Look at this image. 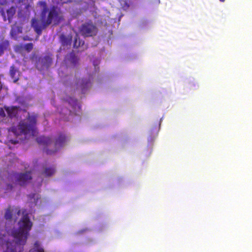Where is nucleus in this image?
<instances>
[{"instance_id":"nucleus-1","label":"nucleus","mask_w":252,"mask_h":252,"mask_svg":"<svg viewBox=\"0 0 252 252\" xmlns=\"http://www.w3.org/2000/svg\"><path fill=\"white\" fill-rule=\"evenodd\" d=\"M47 11V8L46 7L42 11V23H41L39 20L35 18H33L32 20V26L38 35L41 34L42 29L46 28L52 22L54 23L55 25H57L61 21V17L59 16V13L55 7L50 9L47 19H44Z\"/></svg>"},{"instance_id":"nucleus-2","label":"nucleus","mask_w":252,"mask_h":252,"mask_svg":"<svg viewBox=\"0 0 252 252\" xmlns=\"http://www.w3.org/2000/svg\"><path fill=\"white\" fill-rule=\"evenodd\" d=\"M36 115L28 113L26 119L21 121L17 126L11 128V131L16 135L30 134L33 136H36L38 134L36 126Z\"/></svg>"},{"instance_id":"nucleus-3","label":"nucleus","mask_w":252,"mask_h":252,"mask_svg":"<svg viewBox=\"0 0 252 252\" xmlns=\"http://www.w3.org/2000/svg\"><path fill=\"white\" fill-rule=\"evenodd\" d=\"M18 229L13 230L12 234L17 244L24 245L27 241L29 232L32 225V221H18Z\"/></svg>"},{"instance_id":"nucleus-4","label":"nucleus","mask_w":252,"mask_h":252,"mask_svg":"<svg viewBox=\"0 0 252 252\" xmlns=\"http://www.w3.org/2000/svg\"><path fill=\"white\" fill-rule=\"evenodd\" d=\"M79 32L84 37H93L97 34L98 29L97 27L90 20L81 25L79 28Z\"/></svg>"},{"instance_id":"nucleus-5","label":"nucleus","mask_w":252,"mask_h":252,"mask_svg":"<svg viewBox=\"0 0 252 252\" xmlns=\"http://www.w3.org/2000/svg\"><path fill=\"white\" fill-rule=\"evenodd\" d=\"M92 85L90 77L88 78H79L75 82V88L77 90L80 91L82 94H85Z\"/></svg>"},{"instance_id":"nucleus-6","label":"nucleus","mask_w":252,"mask_h":252,"mask_svg":"<svg viewBox=\"0 0 252 252\" xmlns=\"http://www.w3.org/2000/svg\"><path fill=\"white\" fill-rule=\"evenodd\" d=\"M13 176L16 182L21 186L26 185L32 179V174L30 171L25 173H15Z\"/></svg>"},{"instance_id":"nucleus-7","label":"nucleus","mask_w":252,"mask_h":252,"mask_svg":"<svg viewBox=\"0 0 252 252\" xmlns=\"http://www.w3.org/2000/svg\"><path fill=\"white\" fill-rule=\"evenodd\" d=\"M52 55L48 53L43 57L37 58L36 57L32 58L33 60L36 62V66L38 69H39V63H41L42 67L48 68L52 63Z\"/></svg>"},{"instance_id":"nucleus-8","label":"nucleus","mask_w":252,"mask_h":252,"mask_svg":"<svg viewBox=\"0 0 252 252\" xmlns=\"http://www.w3.org/2000/svg\"><path fill=\"white\" fill-rule=\"evenodd\" d=\"M67 141L66 136L63 134H61L58 138L56 139L54 143L55 149L54 150H46V152L48 155H51L56 152L58 149L63 147Z\"/></svg>"},{"instance_id":"nucleus-9","label":"nucleus","mask_w":252,"mask_h":252,"mask_svg":"<svg viewBox=\"0 0 252 252\" xmlns=\"http://www.w3.org/2000/svg\"><path fill=\"white\" fill-rule=\"evenodd\" d=\"M21 210L17 208H12L11 206H9L6 210L4 218L6 220H11L13 216L17 218L19 217L21 215Z\"/></svg>"},{"instance_id":"nucleus-10","label":"nucleus","mask_w":252,"mask_h":252,"mask_svg":"<svg viewBox=\"0 0 252 252\" xmlns=\"http://www.w3.org/2000/svg\"><path fill=\"white\" fill-rule=\"evenodd\" d=\"M9 75L13 82L16 83L19 80L20 72L18 68L12 65L10 67Z\"/></svg>"},{"instance_id":"nucleus-11","label":"nucleus","mask_w":252,"mask_h":252,"mask_svg":"<svg viewBox=\"0 0 252 252\" xmlns=\"http://www.w3.org/2000/svg\"><path fill=\"white\" fill-rule=\"evenodd\" d=\"M1 13L3 18L4 21H6L7 20L10 23L13 18V16L15 13V9L14 7H11L6 10V15L3 10H1Z\"/></svg>"},{"instance_id":"nucleus-12","label":"nucleus","mask_w":252,"mask_h":252,"mask_svg":"<svg viewBox=\"0 0 252 252\" xmlns=\"http://www.w3.org/2000/svg\"><path fill=\"white\" fill-rule=\"evenodd\" d=\"M4 108L5 111L7 112L8 117L9 118H13L16 116L18 113L19 106H4Z\"/></svg>"},{"instance_id":"nucleus-13","label":"nucleus","mask_w":252,"mask_h":252,"mask_svg":"<svg viewBox=\"0 0 252 252\" xmlns=\"http://www.w3.org/2000/svg\"><path fill=\"white\" fill-rule=\"evenodd\" d=\"M36 142L38 144L47 147L49 146L52 143V139L49 137L40 136L36 139Z\"/></svg>"},{"instance_id":"nucleus-14","label":"nucleus","mask_w":252,"mask_h":252,"mask_svg":"<svg viewBox=\"0 0 252 252\" xmlns=\"http://www.w3.org/2000/svg\"><path fill=\"white\" fill-rule=\"evenodd\" d=\"M66 59L73 66H76L78 64L79 61L78 58L75 55L73 52H71L67 55Z\"/></svg>"},{"instance_id":"nucleus-15","label":"nucleus","mask_w":252,"mask_h":252,"mask_svg":"<svg viewBox=\"0 0 252 252\" xmlns=\"http://www.w3.org/2000/svg\"><path fill=\"white\" fill-rule=\"evenodd\" d=\"M60 38L62 44L64 46L70 45L71 43V36H66L65 35L62 34L60 36Z\"/></svg>"},{"instance_id":"nucleus-16","label":"nucleus","mask_w":252,"mask_h":252,"mask_svg":"<svg viewBox=\"0 0 252 252\" xmlns=\"http://www.w3.org/2000/svg\"><path fill=\"white\" fill-rule=\"evenodd\" d=\"M56 172V169L54 167H50L45 168L43 172V174L46 177L52 176Z\"/></svg>"},{"instance_id":"nucleus-17","label":"nucleus","mask_w":252,"mask_h":252,"mask_svg":"<svg viewBox=\"0 0 252 252\" xmlns=\"http://www.w3.org/2000/svg\"><path fill=\"white\" fill-rule=\"evenodd\" d=\"M9 46V42L7 40H4L0 43V56L4 54V52L6 50Z\"/></svg>"},{"instance_id":"nucleus-18","label":"nucleus","mask_w":252,"mask_h":252,"mask_svg":"<svg viewBox=\"0 0 252 252\" xmlns=\"http://www.w3.org/2000/svg\"><path fill=\"white\" fill-rule=\"evenodd\" d=\"M22 217L20 220L28 221L30 220L29 214L26 209L22 210Z\"/></svg>"},{"instance_id":"nucleus-19","label":"nucleus","mask_w":252,"mask_h":252,"mask_svg":"<svg viewBox=\"0 0 252 252\" xmlns=\"http://www.w3.org/2000/svg\"><path fill=\"white\" fill-rule=\"evenodd\" d=\"M16 29L15 27H13L11 31V35L13 37H15L17 33H21L22 32V28L21 27H16Z\"/></svg>"},{"instance_id":"nucleus-20","label":"nucleus","mask_w":252,"mask_h":252,"mask_svg":"<svg viewBox=\"0 0 252 252\" xmlns=\"http://www.w3.org/2000/svg\"><path fill=\"white\" fill-rule=\"evenodd\" d=\"M24 51L28 53L30 52L33 48V45L32 43H28L26 44H23Z\"/></svg>"},{"instance_id":"nucleus-21","label":"nucleus","mask_w":252,"mask_h":252,"mask_svg":"<svg viewBox=\"0 0 252 252\" xmlns=\"http://www.w3.org/2000/svg\"><path fill=\"white\" fill-rule=\"evenodd\" d=\"M23 44L16 45L14 46V50L16 52L22 53L24 51V48Z\"/></svg>"},{"instance_id":"nucleus-22","label":"nucleus","mask_w":252,"mask_h":252,"mask_svg":"<svg viewBox=\"0 0 252 252\" xmlns=\"http://www.w3.org/2000/svg\"><path fill=\"white\" fill-rule=\"evenodd\" d=\"M81 41H79V43H78L77 39V38H75L74 39V45H73L74 47L78 48L81 46Z\"/></svg>"},{"instance_id":"nucleus-23","label":"nucleus","mask_w":252,"mask_h":252,"mask_svg":"<svg viewBox=\"0 0 252 252\" xmlns=\"http://www.w3.org/2000/svg\"><path fill=\"white\" fill-rule=\"evenodd\" d=\"M5 109L3 108H0V116L1 117H4L6 116L5 113Z\"/></svg>"},{"instance_id":"nucleus-24","label":"nucleus","mask_w":252,"mask_h":252,"mask_svg":"<svg viewBox=\"0 0 252 252\" xmlns=\"http://www.w3.org/2000/svg\"><path fill=\"white\" fill-rule=\"evenodd\" d=\"M23 39L25 41H31L32 40V39L31 38H30V37H29L28 36H24L23 37Z\"/></svg>"},{"instance_id":"nucleus-25","label":"nucleus","mask_w":252,"mask_h":252,"mask_svg":"<svg viewBox=\"0 0 252 252\" xmlns=\"http://www.w3.org/2000/svg\"><path fill=\"white\" fill-rule=\"evenodd\" d=\"M13 188V186L12 185H10V184H7V188H6V189H12Z\"/></svg>"},{"instance_id":"nucleus-26","label":"nucleus","mask_w":252,"mask_h":252,"mask_svg":"<svg viewBox=\"0 0 252 252\" xmlns=\"http://www.w3.org/2000/svg\"><path fill=\"white\" fill-rule=\"evenodd\" d=\"M10 141L12 144H15L18 143V141H17V140H10Z\"/></svg>"},{"instance_id":"nucleus-27","label":"nucleus","mask_w":252,"mask_h":252,"mask_svg":"<svg viewBox=\"0 0 252 252\" xmlns=\"http://www.w3.org/2000/svg\"><path fill=\"white\" fill-rule=\"evenodd\" d=\"M3 236H4V235H2L0 234V243L2 242V240Z\"/></svg>"},{"instance_id":"nucleus-28","label":"nucleus","mask_w":252,"mask_h":252,"mask_svg":"<svg viewBox=\"0 0 252 252\" xmlns=\"http://www.w3.org/2000/svg\"><path fill=\"white\" fill-rule=\"evenodd\" d=\"M34 195H35L34 194H32V195H30V196H31V197L33 198L34 197Z\"/></svg>"},{"instance_id":"nucleus-29","label":"nucleus","mask_w":252,"mask_h":252,"mask_svg":"<svg viewBox=\"0 0 252 252\" xmlns=\"http://www.w3.org/2000/svg\"><path fill=\"white\" fill-rule=\"evenodd\" d=\"M225 0H220V2H223L225 1Z\"/></svg>"},{"instance_id":"nucleus-30","label":"nucleus","mask_w":252,"mask_h":252,"mask_svg":"<svg viewBox=\"0 0 252 252\" xmlns=\"http://www.w3.org/2000/svg\"><path fill=\"white\" fill-rule=\"evenodd\" d=\"M74 101L75 103H76L77 101L76 99H75Z\"/></svg>"},{"instance_id":"nucleus-31","label":"nucleus","mask_w":252,"mask_h":252,"mask_svg":"<svg viewBox=\"0 0 252 252\" xmlns=\"http://www.w3.org/2000/svg\"><path fill=\"white\" fill-rule=\"evenodd\" d=\"M43 4H44V5H45L46 4L45 2H43Z\"/></svg>"}]
</instances>
